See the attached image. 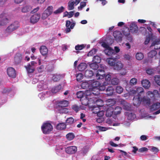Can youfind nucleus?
<instances>
[{
	"label": "nucleus",
	"instance_id": "63",
	"mask_svg": "<svg viewBox=\"0 0 160 160\" xmlns=\"http://www.w3.org/2000/svg\"><path fill=\"white\" fill-rule=\"evenodd\" d=\"M72 108L76 112H78L80 110V107L76 105H73L72 107Z\"/></svg>",
	"mask_w": 160,
	"mask_h": 160
},
{
	"label": "nucleus",
	"instance_id": "8",
	"mask_svg": "<svg viewBox=\"0 0 160 160\" xmlns=\"http://www.w3.org/2000/svg\"><path fill=\"white\" fill-rule=\"evenodd\" d=\"M142 101L145 102L144 98L142 99L141 96L135 95L133 99V105L134 106L137 107L140 104Z\"/></svg>",
	"mask_w": 160,
	"mask_h": 160
},
{
	"label": "nucleus",
	"instance_id": "57",
	"mask_svg": "<svg viewBox=\"0 0 160 160\" xmlns=\"http://www.w3.org/2000/svg\"><path fill=\"white\" fill-rule=\"evenodd\" d=\"M96 49H93L90 51L89 53H88V56H92L96 53Z\"/></svg>",
	"mask_w": 160,
	"mask_h": 160
},
{
	"label": "nucleus",
	"instance_id": "33",
	"mask_svg": "<svg viewBox=\"0 0 160 160\" xmlns=\"http://www.w3.org/2000/svg\"><path fill=\"white\" fill-rule=\"evenodd\" d=\"M81 87L83 89H85L89 88L90 89V83L89 81H85L82 82L81 84Z\"/></svg>",
	"mask_w": 160,
	"mask_h": 160
},
{
	"label": "nucleus",
	"instance_id": "7",
	"mask_svg": "<svg viewBox=\"0 0 160 160\" xmlns=\"http://www.w3.org/2000/svg\"><path fill=\"white\" fill-rule=\"evenodd\" d=\"M84 95L83 92L82 91L78 92L77 93V97L81 98L82 104L85 105H88V98L85 99V100H83V99L84 98V96H83Z\"/></svg>",
	"mask_w": 160,
	"mask_h": 160
},
{
	"label": "nucleus",
	"instance_id": "38",
	"mask_svg": "<svg viewBox=\"0 0 160 160\" xmlns=\"http://www.w3.org/2000/svg\"><path fill=\"white\" fill-rule=\"evenodd\" d=\"M74 122V119L72 117L68 118L66 120L67 124L71 125Z\"/></svg>",
	"mask_w": 160,
	"mask_h": 160
},
{
	"label": "nucleus",
	"instance_id": "41",
	"mask_svg": "<svg viewBox=\"0 0 160 160\" xmlns=\"http://www.w3.org/2000/svg\"><path fill=\"white\" fill-rule=\"evenodd\" d=\"M143 55L142 53H137L136 54V58L138 60H140L143 58Z\"/></svg>",
	"mask_w": 160,
	"mask_h": 160
},
{
	"label": "nucleus",
	"instance_id": "1",
	"mask_svg": "<svg viewBox=\"0 0 160 160\" xmlns=\"http://www.w3.org/2000/svg\"><path fill=\"white\" fill-rule=\"evenodd\" d=\"M90 83V89L95 90L96 91V93L92 92L93 94L96 95H98L99 94V90H105V88L104 86H100V83L98 81L94 80L89 81Z\"/></svg>",
	"mask_w": 160,
	"mask_h": 160
},
{
	"label": "nucleus",
	"instance_id": "18",
	"mask_svg": "<svg viewBox=\"0 0 160 160\" xmlns=\"http://www.w3.org/2000/svg\"><path fill=\"white\" fill-rule=\"evenodd\" d=\"M77 150V148L76 146H70L66 148L65 149V151L66 153L68 154L74 153Z\"/></svg>",
	"mask_w": 160,
	"mask_h": 160
},
{
	"label": "nucleus",
	"instance_id": "16",
	"mask_svg": "<svg viewBox=\"0 0 160 160\" xmlns=\"http://www.w3.org/2000/svg\"><path fill=\"white\" fill-rule=\"evenodd\" d=\"M129 28L132 33H137L138 31V28L134 22H132L130 24Z\"/></svg>",
	"mask_w": 160,
	"mask_h": 160
},
{
	"label": "nucleus",
	"instance_id": "46",
	"mask_svg": "<svg viewBox=\"0 0 160 160\" xmlns=\"http://www.w3.org/2000/svg\"><path fill=\"white\" fill-rule=\"evenodd\" d=\"M93 60V62H95V63H99L101 62V58L98 56H96L94 57Z\"/></svg>",
	"mask_w": 160,
	"mask_h": 160
},
{
	"label": "nucleus",
	"instance_id": "27",
	"mask_svg": "<svg viewBox=\"0 0 160 160\" xmlns=\"http://www.w3.org/2000/svg\"><path fill=\"white\" fill-rule=\"evenodd\" d=\"M87 65L86 63L82 62L79 64L78 68L79 71H82L84 70L87 68Z\"/></svg>",
	"mask_w": 160,
	"mask_h": 160
},
{
	"label": "nucleus",
	"instance_id": "60",
	"mask_svg": "<svg viewBox=\"0 0 160 160\" xmlns=\"http://www.w3.org/2000/svg\"><path fill=\"white\" fill-rule=\"evenodd\" d=\"M137 80L136 78H132L131 80H130V84L131 85H134L136 84L137 83Z\"/></svg>",
	"mask_w": 160,
	"mask_h": 160
},
{
	"label": "nucleus",
	"instance_id": "5",
	"mask_svg": "<svg viewBox=\"0 0 160 160\" xmlns=\"http://www.w3.org/2000/svg\"><path fill=\"white\" fill-rule=\"evenodd\" d=\"M53 7L52 6H49L44 11L42 14V18L43 19H46L50 15L52 12Z\"/></svg>",
	"mask_w": 160,
	"mask_h": 160
},
{
	"label": "nucleus",
	"instance_id": "12",
	"mask_svg": "<svg viewBox=\"0 0 160 160\" xmlns=\"http://www.w3.org/2000/svg\"><path fill=\"white\" fill-rule=\"evenodd\" d=\"M123 67V63L120 61H118L116 62L115 65L113 67L114 70L119 71L122 69Z\"/></svg>",
	"mask_w": 160,
	"mask_h": 160
},
{
	"label": "nucleus",
	"instance_id": "19",
	"mask_svg": "<svg viewBox=\"0 0 160 160\" xmlns=\"http://www.w3.org/2000/svg\"><path fill=\"white\" fill-rule=\"evenodd\" d=\"M151 46H154L155 49H160V39L153 41L152 43ZM159 54L160 55V50Z\"/></svg>",
	"mask_w": 160,
	"mask_h": 160
},
{
	"label": "nucleus",
	"instance_id": "31",
	"mask_svg": "<svg viewBox=\"0 0 160 160\" xmlns=\"http://www.w3.org/2000/svg\"><path fill=\"white\" fill-rule=\"evenodd\" d=\"M113 110L111 107H110L107 110L106 115L107 117H110L112 114Z\"/></svg>",
	"mask_w": 160,
	"mask_h": 160
},
{
	"label": "nucleus",
	"instance_id": "30",
	"mask_svg": "<svg viewBox=\"0 0 160 160\" xmlns=\"http://www.w3.org/2000/svg\"><path fill=\"white\" fill-rule=\"evenodd\" d=\"M32 9V7L29 6H26L23 7L22 9V12L23 13H26L31 11Z\"/></svg>",
	"mask_w": 160,
	"mask_h": 160
},
{
	"label": "nucleus",
	"instance_id": "39",
	"mask_svg": "<svg viewBox=\"0 0 160 160\" xmlns=\"http://www.w3.org/2000/svg\"><path fill=\"white\" fill-rule=\"evenodd\" d=\"M107 95H111L113 93V88L112 87H109L107 89Z\"/></svg>",
	"mask_w": 160,
	"mask_h": 160
},
{
	"label": "nucleus",
	"instance_id": "9",
	"mask_svg": "<svg viewBox=\"0 0 160 160\" xmlns=\"http://www.w3.org/2000/svg\"><path fill=\"white\" fill-rule=\"evenodd\" d=\"M143 92L142 88L139 87L137 88L136 90H132L130 91V94H133L136 96H141V94Z\"/></svg>",
	"mask_w": 160,
	"mask_h": 160
},
{
	"label": "nucleus",
	"instance_id": "64",
	"mask_svg": "<svg viewBox=\"0 0 160 160\" xmlns=\"http://www.w3.org/2000/svg\"><path fill=\"white\" fill-rule=\"evenodd\" d=\"M97 116L99 117H102L104 115V112L102 111H99L96 113Z\"/></svg>",
	"mask_w": 160,
	"mask_h": 160
},
{
	"label": "nucleus",
	"instance_id": "23",
	"mask_svg": "<svg viewBox=\"0 0 160 160\" xmlns=\"http://www.w3.org/2000/svg\"><path fill=\"white\" fill-rule=\"evenodd\" d=\"M62 88V85H59L55 86L54 88H52L51 90V92L52 93H56L59 91Z\"/></svg>",
	"mask_w": 160,
	"mask_h": 160
},
{
	"label": "nucleus",
	"instance_id": "10",
	"mask_svg": "<svg viewBox=\"0 0 160 160\" xmlns=\"http://www.w3.org/2000/svg\"><path fill=\"white\" fill-rule=\"evenodd\" d=\"M7 74L9 77L12 78H15L16 76V71L13 68L10 67L7 69Z\"/></svg>",
	"mask_w": 160,
	"mask_h": 160
},
{
	"label": "nucleus",
	"instance_id": "14",
	"mask_svg": "<svg viewBox=\"0 0 160 160\" xmlns=\"http://www.w3.org/2000/svg\"><path fill=\"white\" fill-rule=\"evenodd\" d=\"M104 75L105 74L104 70L99 69L97 71L96 75V78L98 80L103 79Z\"/></svg>",
	"mask_w": 160,
	"mask_h": 160
},
{
	"label": "nucleus",
	"instance_id": "45",
	"mask_svg": "<svg viewBox=\"0 0 160 160\" xmlns=\"http://www.w3.org/2000/svg\"><path fill=\"white\" fill-rule=\"evenodd\" d=\"M90 67L93 70H96L98 67V65L95 62H93L89 64Z\"/></svg>",
	"mask_w": 160,
	"mask_h": 160
},
{
	"label": "nucleus",
	"instance_id": "32",
	"mask_svg": "<svg viewBox=\"0 0 160 160\" xmlns=\"http://www.w3.org/2000/svg\"><path fill=\"white\" fill-rule=\"evenodd\" d=\"M66 128V125L65 123H62L58 124L56 127L57 129L59 130H62Z\"/></svg>",
	"mask_w": 160,
	"mask_h": 160
},
{
	"label": "nucleus",
	"instance_id": "55",
	"mask_svg": "<svg viewBox=\"0 0 160 160\" xmlns=\"http://www.w3.org/2000/svg\"><path fill=\"white\" fill-rule=\"evenodd\" d=\"M152 37V34H149V36L146 37V40L145 41V44H147L149 42L150 40V37L151 38Z\"/></svg>",
	"mask_w": 160,
	"mask_h": 160
},
{
	"label": "nucleus",
	"instance_id": "49",
	"mask_svg": "<svg viewBox=\"0 0 160 160\" xmlns=\"http://www.w3.org/2000/svg\"><path fill=\"white\" fill-rule=\"evenodd\" d=\"M64 10V8L63 6H61L57 10L54 12V13L55 14H58L62 12Z\"/></svg>",
	"mask_w": 160,
	"mask_h": 160
},
{
	"label": "nucleus",
	"instance_id": "4",
	"mask_svg": "<svg viewBox=\"0 0 160 160\" xmlns=\"http://www.w3.org/2000/svg\"><path fill=\"white\" fill-rule=\"evenodd\" d=\"M19 27L18 22L16 21L10 24L5 30V33L8 35L11 34L12 32L17 29Z\"/></svg>",
	"mask_w": 160,
	"mask_h": 160
},
{
	"label": "nucleus",
	"instance_id": "34",
	"mask_svg": "<svg viewBox=\"0 0 160 160\" xmlns=\"http://www.w3.org/2000/svg\"><path fill=\"white\" fill-rule=\"evenodd\" d=\"M105 79L106 82H104L103 83V85L104 86L107 85L109 82V81L111 79L110 75L109 74L105 76Z\"/></svg>",
	"mask_w": 160,
	"mask_h": 160
},
{
	"label": "nucleus",
	"instance_id": "21",
	"mask_svg": "<svg viewBox=\"0 0 160 160\" xmlns=\"http://www.w3.org/2000/svg\"><path fill=\"white\" fill-rule=\"evenodd\" d=\"M121 103L123 105V108L124 109L129 110H130L131 107L130 105L126 102L124 100H121Z\"/></svg>",
	"mask_w": 160,
	"mask_h": 160
},
{
	"label": "nucleus",
	"instance_id": "15",
	"mask_svg": "<svg viewBox=\"0 0 160 160\" xmlns=\"http://www.w3.org/2000/svg\"><path fill=\"white\" fill-rule=\"evenodd\" d=\"M115 40L117 42H121L122 40V35L119 31H115L113 33Z\"/></svg>",
	"mask_w": 160,
	"mask_h": 160
},
{
	"label": "nucleus",
	"instance_id": "26",
	"mask_svg": "<svg viewBox=\"0 0 160 160\" xmlns=\"http://www.w3.org/2000/svg\"><path fill=\"white\" fill-rule=\"evenodd\" d=\"M92 92H94V93H96V91L95 90H93L92 91V90L89 89V90H87L85 92L84 95L86 96H85V98H86V99H87V96H89L90 95L92 96L93 95H97L95 94H93Z\"/></svg>",
	"mask_w": 160,
	"mask_h": 160
},
{
	"label": "nucleus",
	"instance_id": "11",
	"mask_svg": "<svg viewBox=\"0 0 160 160\" xmlns=\"http://www.w3.org/2000/svg\"><path fill=\"white\" fill-rule=\"evenodd\" d=\"M81 0H76V1H70L68 3V9L69 10H73L74 6H76L79 3Z\"/></svg>",
	"mask_w": 160,
	"mask_h": 160
},
{
	"label": "nucleus",
	"instance_id": "28",
	"mask_svg": "<svg viewBox=\"0 0 160 160\" xmlns=\"http://www.w3.org/2000/svg\"><path fill=\"white\" fill-rule=\"evenodd\" d=\"M25 68H26L27 70L28 73H32L34 71V68L31 65L29 64L28 66H25Z\"/></svg>",
	"mask_w": 160,
	"mask_h": 160
},
{
	"label": "nucleus",
	"instance_id": "52",
	"mask_svg": "<svg viewBox=\"0 0 160 160\" xmlns=\"http://www.w3.org/2000/svg\"><path fill=\"white\" fill-rule=\"evenodd\" d=\"M83 75L81 73H79L76 76L77 80L78 81L80 82L83 78Z\"/></svg>",
	"mask_w": 160,
	"mask_h": 160
},
{
	"label": "nucleus",
	"instance_id": "44",
	"mask_svg": "<svg viewBox=\"0 0 160 160\" xmlns=\"http://www.w3.org/2000/svg\"><path fill=\"white\" fill-rule=\"evenodd\" d=\"M135 117V115L133 113H129L128 114V120H132L134 119Z\"/></svg>",
	"mask_w": 160,
	"mask_h": 160
},
{
	"label": "nucleus",
	"instance_id": "54",
	"mask_svg": "<svg viewBox=\"0 0 160 160\" xmlns=\"http://www.w3.org/2000/svg\"><path fill=\"white\" fill-rule=\"evenodd\" d=\"M146 72L148 74L151 75L154 74V71L153 69L148 68L146 70Z\"/></svg>",
	"mask_w": 160,
	"mask_h": 160
},
{
	"label": "nucleus",
	"instance_id": "6",
	"mask_svg": "<svg viewBox=\"0 0 160 160\" xmlns=\"http://www.w3.org/2000/svg\"><path fill=\"white\" fill-rule=\"evenodd\" d=\"M9 22V20L5 16V13L0 15V26H4Z\"/></svg>",
	"mask_w": 160,
	"mask_h": 160
},
{
	"label": "nucleus",
	"instance_id": "20",
	"mask_svg": "<svg viewBox=\"0 0 160 160\" xmlns=\"http://www.w3.org/2000/svg\"><path fill=\"white\" fill-rule=\"evenodd\" d=\"M58 108H62L67 107L68 105V102L66 100L60 101L58 103Z\"/></svg>",
	"mask_w": 160,
	"mask_h": 160
},
{
	"label": "nucleus",
	"instance_id": "2",
	"mask_svg": "<svg viewBox=\"0 0 160 160\" xmlns=\"http://www.w3.org/2000/svg\"><path fill=\"white\" fill-rule=\"evenodd\" d=\"M112 43V42L110 43H108L105 42H102L101 43V46L105 48L104 50V53L108 56H112V55L115 54L113 49L110 46Z\"/></svg>",
	"mask_w": 160,
	"mask_h": 160
},
{
	"label": "nucleus",
	"instance_id": "13",
	"mask_svg": "<svg viewBox=\"0 0 160 160\" xmlns=\"http://www.w3.org/2000/svg\"><path fill=\"white\" fill-rule=\"evenodd\" d=\"M21 54L20 53H16L14 57V63L16 65H18L20 63L22 60V56Z\"/></svg>",
	"mask_w": 160,
	"mask_h": 160
},
{
	"label": "nucleus",
	"instance_id": "59",
	"mask_svg": "<svg viewBox=\"0 0 160 160\" xmlns=\"http://www.w3.org/2000/svg\"><path fill=\"white\" fill-rule=\"evenodd\" d=\"M123 34L126 37L130 36V31L128 28H127L124 30L123 31Z\"/></svg>",
	"mask_w": 160,
	"mask_h": 160
},
{
	"label": "nucleus",
	"instance_id": "62",
	"mask_svg": "<svg viewBox=\"0 0 160 160\" xmlns=\"http://www.w3.org/2000/svg\"><path fill=\"white\" fill-rule=\"evenodd\" d=\"M86 2H82L80 3V6L78 7V9H79L81 10L84 7L86 6Z\"/></svg>",
	"mask_w": 160,
	"mask_h": 160
},
{
	"label": "nucleus",
	"instance_id": "35",
	"mask_svg": "<svg viewBox=\"0 0 160 160\" xmlns=\"http://www.w3.org/2000/svg\"><path fill=\"white\" fill-rule=\"evenodd\" d=\"M92 71L91 70H87L85 72V76L87 78H90L93 75Z\"/></svg>",
	"mask_w": 160,
	"mask_h": 160
},
{
	"label": "nucleus",
	"instance_id": "25",
	"mask_svg": "<svg viewBox=\"0 0 160 160\" xmlns=\"http://www.w3.org/2000/svg\"><path fill=\"white\" fill-rule=\"evenodd\" d=\"M142 85L143 88H148L150 86V83L148 80L147 79L143 80L142 82Z\"/></svg>",
	"mask_w": 160,
	"mask_h": 160
},
{
	"label": "nucleus",
	"instance_id": "43",
	"mask_svg": "<svg viewBox=\"0 0 160 160\" xmlns=\"http://www.w3.org/2000/svg\"><path fill=\"white\" fill-rule=\"evenodd\" d=\"M66 137L68 140L70 141L74 138V136L73 133H70L66 135Z\"/></svg>",
	"mask_w": 160,
	"mask_h": 160
},
{
	"label": "nucleus",
	"instance_id": "22",
	"mask_svg": "<svg viewBox=\"0 0 160 160\" xmlns=\"http://www.w3.org/2000/svg\"><path fill=\"white\" fill-rule=\"evenodd\" d=\"M106 62L108 64L111 66L113 67L116 63V59L114 58H107L106 60Z\"/></svg>",
	"mask_w": 160,
	"mask_h": 160
},
{
	"label": "nucleus",
	"instance_id": "56",
	"mask_svg": "<svg viewBox=\"0 0 160 160\" xmlns=\"http://www.w3.org/2000/svg\"><path fill=\"white\" fill-rule=\"evenodd\" d=\"M99 107H97L95 106H94L93 107V109H92L93 113H97L99 111Z\"/></svg>",
	"mask_w": 160,
	"mask_h": 160
},
{
	"label": "nucleus",
	"instance_id": "24",
	"mask_svg": "<svg viewBox=\"0 0 160 160\" xmlns=\"http://www.w3.org/2000/svg\"><path fill=\"white\" fill-rule=\"evenodd\" d=\"M48 49L45 46H41V53L43 56H46L48 53Z\"/></svg>",
	"mask_w": 160,
	"mask_h": 160
},
{
	"label": "nucleus",
	"instance_id": "50",
	"mask_svg": "<svg viewBox=\"0 0 160 160\" xmlns=\"http://www.w3.org/2000/svg\"><path fill=\"white\" fill-rule=\"evenodd\" d=\"M119 82V80L117 78H113L111 80V83L113 85H117Z\"/></svg>",
	"mask_w": 160,
	"mask_h": 160
},
{
	"label": "nucleus",
	"instance_id": "47",
	"mask_svg": "<svg viewBox=\"0 0 160 160\" xmlns=\"http://www.w3.org/2000/svg\"><path fill=\"white\" fill-rule=\"evenodd\" d=\"M154 80L158 85L160 86V76L157 75L154 77Z\"/></svg>",
	"mask_w": 160,
	"mask_h": 160
},
{
	"label": "nucleus",
	"instance_id": "48",
	"mask_svg": "<svg viewBox=\"0 0 160 160\" xmlns=\"http://www.w3.org/2000/svg\"><path fill=\"white\" fill-rule=\"evenodd\" d=\"M123 88L120 86H118L116 88V91L118 94H121L123 91Z\"/></svg>",
	"mask_w": 160,
	"mask_h": 160
},
{
	"label": "nucleus",
	"instance_id": "3",
	"mask_svg": "<svg viewBox=\"0 0 160 160\" xmlns=\"http://www.w3.org/2000/svg\"><path fill=\"white\" fill-rule=\"evenodd\" d=\"M53 129L52 124L48 122L43 123L41 126V129L44 134L50 133Z\"/></svg>",
	"mask_w": 160,
	"mask_h": 160
},
{
	"label": "nucleus",
	"instance_id": "51",
	"mask_svg": "<svg viewBox=\"0 0 160 160\" xmlns=\"http://www.w3.org/2000/svg\"><path fill=\"white\" fill-rule=\"evenodd\" d=\"M95 102L98 107H101L102 105L103 102L101 99H97Z\"/></svg>",
	"mask_w": 160,
	"mask_h": 160
},
{
	"label": "nucleus",
	"instance_id": "37",
	"mask_svg": "<svg viewBox=\"0 0 160 160\" xmlns=\"http://www.w3.org/2000/svg\"><path fill=\"white\" fill-rule=\"evenodd\" d=\"M58 110L59 111V112L60 113H67L68 112V110L67 108H58Z\"/></svg>",
	"mask_w": 160,
	"mask_h": 160
},
{
	"label": "nucleus",
	"instance_id": "61",
	"mask_svg": "<svg viewBox=\"0 0 160 160\" xmlns=\"http://www.w3.org/2000/svg\"><path fill=\"white\" fill-rule=\"evenodd\" d=\"M84 48V46L83 45H77L75 47V49L77 50H81Z\"/></svg>",
	"mask_w": 160,
	"mask_h": 160
},
{
	"label": "nucleus",
	"instance_id": "53",
	"mask_svg": "<svg viewBox=\"0 0 160 160\" xmlns=\"http://www.w3.org/2000/svg\"><path fill=\"white\" fill-rule=\"evenodd\" d=\"M52 79L54 81H57L60 79V77L59 75L54 74L52 75Z\"/></svg>",
	"mask_w": 160,
	"mask_h": 160
},
{
	"label": "nucleus",
	"instance_id": "42",
	"mask_svg": "<svg viewBox=\"0 0 160 160\" xmlns=\"http://www.w3.org/2000/svg\"><path fill=\"white\" fill-rule=\"evenodd\" d=\"M160 107V103L159 102H157L154 104L151 107V110H154Z\"/></svg>",
	"mask_w": 160,
	"mask_h": 160
},
{
	"label": "nucleus",
	"instance_id": "29",
	"mask_svg": "<svg viewBox=\"0 0 160 160\" xmlns=\"http://www.w3.org/2000/svg\"><path fill=\"white\" fill-rule=\"evenodd\" d=\"M148 96L150 97H154L158 95V91L156 90H154L153 92L150 91H148L147 93Z\"/></svg>",
	"mask_w": 160,
	"mask_h": 160
},
{
	"label": "nucleus",
	"instance_id": "36",
	"mask_svg": "<svg viewBox=\"0 0 160 160\" xmlns=\"http://www.w3.org/2000/svg\"><path fill=\"white\" fill-rule=\"evenodd\" d=\"M107 106H113L115 104V102L114 100L112 99H109L107 100L106 102Z\"/></svg>",
	"mask_w": 160,
	"mask_h": 160
},
{
	"label": "nucleus",
	"instance_id": "40",
	"mask_svg": "<svg viewBox=\"0 0 160 160\" xmlns=\"http://www.w3.org/2000/svg\"><path fill=\"white\" fill-rule=\"evenodd\" d=\"M157 52L154 50L151 51L148 53V57L149 58H153L156 55Z\"/></svg>",
	"mask_w": 160,
	"mask_h": 160
},
{
	"label": "nucleus",
	"instance_id": "17",
	"mask_svg": "<svg viewBox=\"0 0 160 160\" xmlns=\"http://www.w3.org/2000/svg\"><path fill=\"white\" fill-rule=\"evenodd\" d=\"M40 18V14H35L32 15L30 19V22L34 24L37 22Z\"/></svg>",
	"mask_w": 160,
	"mask_h": 160
},
{
	"label": "nucleus",
	"instance_id": "58",
	"mask_svg": "<svg viewBox=\"0 0 160 160\" xmlns=\"http://www.w3.org/2000/svg\"><path fill=\"white\" fill-rule=\"evenodd\" d=\"M121 108L120 107H116L115 109L114 113L116 114H118L121 112Z\"/></svg>",
	"mask_w": 160,
	"mask_h": 160
}]
</instances>
